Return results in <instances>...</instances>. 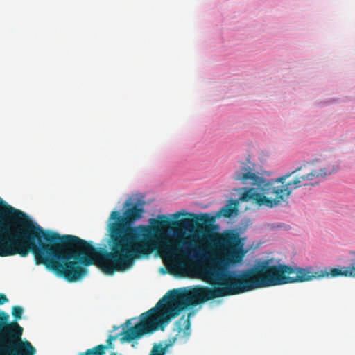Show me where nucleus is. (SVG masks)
<instances>
[{"instance_id":"f257e3e1","label":"nucleus","mask_w":355,"mask_h":355,"mask_svg":"<svg viewBox=\"0 0 355 355\" xmlns=\"http://www.w3.org/2000/svg\"><path fill=\"white\" fill-rule=\"evenodd\" d=\"M123 215L118 211L111 212L107 225L108 244L110 251L95 248L76 236L60 235L44 231L33 221H25L24 236L32 241L37 239L42 248L35 245L23 249L21 254L31 252L37 265H44L58 276L69 282L82 279L87 273L85 267L97 266L104 273L113 275L129 269L136 259L148 256L157 250L164 258L176 263V267L184 266L182 261L202 260L208 257L205 248L189 242L183 237L170 238L165 229L175 222L165 216L152 219V226H132L142 217V205H132L127 200Z\"/></svg>"},{"instance_id":"f03ea898","label":"nucleus","mask_w":355,"mask_h":355,"mask_svg":"<svg viewBox=\"0 0 355 355\" xmlns=\"http://www.w3.org/2000/svg\"><path fill=\"white\" fill-rule=\"evenodd\" d=\"M208 241L210 247L220 253L222 258H211L209 264L200 267V272L207 282L218 287L198 286L190 291H169L155 306L140 315L136 324L129 327L131 320H126V328L123 327L120 334L121 343H133L146 334L159 329L163 330L173 318L188 307L264 288L261 264L241 272L229 270V266L240 263L247 253L245 238L238 232L227 230L214 233L208 236Z\"/></svg>"},{"instance_id":"7ed1b4c3","label":"nucleus","mask_w":355,"mask_h":355,"mask_svg":"<svg viewBox=\"0 0 355 355\" xmlns=\"http://www.w3.org/2000/svg\"><path fill=\"white\" fill-rule=\"evenodd\" d=\"M254 164L250 161L235 171L233 178L250 188H244L240 197L243 202L252 201L259 206L270 208L277 207L287 201L292 191L303 186L315 187L324 179L338 171V164L335 160L318 159L307 162L295 170L270 180L258 175Z\"/></svg>"},{"instance_id":"20e7f679","label":"nucleus","mask_w":355,"mask_h":355,"mask_svg":"<svg viewBox=\"0 0 355 355\" xmlns=\"http://www.w3.org/2000/svg\"><path fill=\"white\" fill-rule=\"evenodd\" d=\"M261 272L264 288L319 279L318 270L313 272L311 268L293 267L286 264L271 266L268 261L261 263Z\"/></svg>"},{"instance_id":"39448f33","label":"nucleus","mask_w":355,"mask_h":355,"mask_svg":"<svg viewBox=\"0 0 355 355\" xmlns=\"http://www.w3.org/2000/svg\"><path fill=\"white\" fill-rule=\"evenodd\" d=\"M175 326L177 331L176 335L169 340L168 343H165L164 345H163L162 343L155 344L150 351V355H165L167 349L172 346L176 341L182 338H187L190 335V315H188L187 318H185L184 315L182 316L176 321Z\"/></svg>"},{"instance_id":"423d86ee","label":"nucleus","mask_w":355,"mask_h":355,"mask_svg":"<svg viewBox=\"0 0 355 355\" xmlns=\"http://www.w3.org/2000/svg\"><path fill=\"white\" fill-rule=\"evenodd\" d=\"M318 277L322 278H334L338 277H355V257L351 259L349 266H343L339 268L325 267L318 270Z\"/></svg>"},{"instance_id":"0eeeda50","label":"nucleus","mask_w":355,"mask_h":355,"mask_svg":"<svg viewBox=\"0 0 355 355\" xmlns=\"http://www.w3.org/2000/svg\"><path fill=\"white\" fill-rule=\"evenodd\" d=\"M191 216L197 218L199 221L202 223L209 229H213L214 223L216 220V216H210L209 214H202L198 216L194 214H191Z\"/></svg>"},{"instance_id":"6e6552de","label":"nucleus","mask_w":355,"mask_h":355,"mask_svg":"<svg viewBox=\"0 0 355 355\" xmlns=\"http://www.w3.org/2000/svg\"><path fill=\"white\" fill-rule=\"evenodd\" d=\"M235 203L226 205L223 206L217 213L216 216L220 217L224 216L225 218H230L233 214L237 211V209L235 207Z\"/></svg>"},{"instance_id":"1a4fd4ad","label":"nucleus","mask_w":355,"mask_h":355,"mask_svg":"<svg viewBox=\"0 0 355 355\" xmlns=\"http://www.w3.org/2000/svg\"><path fill=\"white\" fill-rule=\"evenodd\" d=\"M104 347L95 346L85 352H80L78 355H104Z\"/></svg>"},{"instance_id":"9d476101","label":"nucleus","mask_w":355,"mask_h":355,"mask_svg":"<svg viewBox=\"0 0 355 355\" xmlns=\"http://www.w3.org/2000/svg\"><path fill=\"white\" fill-rule=\"evenodd\" d=\"M116 336H109V337L107 338V340H106V343L107 344L106 345H98V346H100V347H104L105 349H104V354H105L106 353V350L109 348H112V342L116 340Z\"/></svg>"},{"instance_id":"9b49d317","label":"nucleus","mask_w":355,"mask_h":355,"mask_svg":"<svg viewBox=\"0 0 355 355\" xmlns=\"http://www.w3.org/2000/svg\"><path fill=\"white\" fill-rule=\"evenodd\" d=\"M8 302V299L3 293H0V305H3Z\"/></svg>"},{"instance_id":"f8f14e48","label":"nucleus","mask_w":355,"mask_h":355,"mask_svg":"<svg viewBox=\"0 0 355 355\" xmlns=\"http://www.w3.org/2000/svg\"><path fill=\"white\" fill-rule=\"evenodd\" d=\"M181 223L183 226H189L191 223V220L189 219H182L180 222H177L176 223Z\"/></svg>"},{"instance_id":"ddd939ff","label":"nucleus","mask_w":355,"mask_h":355,"mask_svg":"<svg viewBox=\"0 0 355 355\" xmlns=\"http://www.w3.org/2000/svg\"><path fill=\"white\" fill-rule=\"evenodd\" d=\"M185 214H186V213H184V212H177V213H175V214H174V216H174V218H179V216H181V215H185Z\"/></svg>"},{"instance_id":"4468645a","label":"nucleus","mask_w":355,"mask_h":355,"mask_svg":"<svg viewBox=\"0 0 355 355\" xmlns=\"http://www.w3.org/2000/svg\"><path fill=\"white\" fill-rule=\"evenodd\" d=\"M26 345H27L28 346H29V347H30V348H31L33 351H34V350H35V349H34V348L32 347V345H31V343H30L29 342H26Z\"/></svg>"},{"instance_id":"2eb2a0df","label":"nucleus","mask_w":355,"mask_h":355,"mask_svg":"<svg viewBox=\"0 0 355 355\" xmlns=\"http://www.w3.org/2000/svg\"><path fill=\"white\" fill-rule=\"evenodd\" d=\"M113 355H116V354H112Z\"/></svg>"}]
</instances>
